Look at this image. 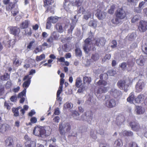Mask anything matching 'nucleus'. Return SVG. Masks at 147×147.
Here are the masks:
<instances>
[{
	"mask_svg": "<svg viewBox=\"0 0 147 147\" xmlns=\"http://www.w3.org/2000/svg\"><path fill=\"white\" fill-rule=\"evenodd\" d=\"M33 134L36 136L43 138L48 136L51 133L49 131L47 134L46 131L43 127L36 125L33 130Z\"/></svg>",
	"mask_w": 147,
	"mask_h": 147,
	"instance_id": "1",
	"label": "nucleus"
},
{
	"mask_svg": "<svg viewBox=\"0 0 147 147\" xmlns=\"http://www.w3.org/2000/svg\"><path fill=\"white\" fill-rule=\"evenodd\" d=\"M116 17L119 18L120 19L122 20L125 18L127 16V12L122 7L118 8L115 12Z\"/></svg>",
	"mask_w": 147,
	"mask_h": 147,
	"instance_id": "2",
	"label": "nucleus"
},
{
	"mask_svg": "<svg viewBox=\"0 0 147 147\" xmlns=\"http://www.w3.org/2000/svg\"><path fill=\"white\" fill-rule=\"evenodd\" d=\"M8 29L11 34L15 36L19 37L20 32V28L17 26H10L8 27Z\"/></svg>",
	"mask_w": 147,
	"mask_h": 147,
	"instance_id": "3",
	"label": "nucleus"
},
{
	"mask_svg": "<svg viewBox=\"0 0 147 147\" xmlns=\"http://www.w3.org/2000/svg\"><path fill=\"white\" fill-rule=\"evenodd\" d=\"M32 78V76H29V75H26L23 78V80L26 81L24 82L22 84L23 87H24V88L22 92H23L24 94L25 92H26V89L30 85L31 81V79Z\"/></svg>",
	"mask_w": 147,
	"mask_h": 147,
	"instance_id": "4",
	"label": "nucleus"
},
{
	"mask_svg": "<svg viewBox=\"0 0 147 147\" xmlns=\"http://www.w3.org/2000/svg\"><path fill=\"white\" fill-rule=\"evenodd\" d=\"M91 39L87 38L84 40V44L83 46V49L85 52L88 53L91 50L93 44L91 42Z\"/></svg>",
	"mask_w": 147,
	"mask_h": 147,
	"instance_id": "5",
	"label": "nucleus"
},
{
	"mask_svg": "<svg viewBox=\"0 0 147 147\" xmlns=\"http://www.w3.org/2000/svg\"><path fill=\"white\" fill-rule=\"evenodd\" d=\"M65 129L66 132L69 131L71 129V126L68 123H66L63 126L62 124H60L59 126V131L60 134L62 135L65 134L66 132L65 131L64 129Z\"/></svg>",
	"mask_w": 147,
	"mask_h": 147,
	"instance_id": "6",
	"label": "nucleus"
},
{
	"mask_svg": "<svg viewBox=\"0 0 147 147\" xmlns=\"http://www.w3.org/2000/svg\"><path fill=\"white\" fill-rule=\"evenodd\" d=\"M117 85L120 89L123 90L125 92L127 91L129 85L126 84V82L125 80H121L118 81Z\"/></svg>",
	"mask_w": 147,
	"mask_h": 147,
	"instance_id": "7",
	"label": "nucleus"
},
{
	"mask_svg": "<svg viewBox=\"0 0 147 147\" xmlns=\"http://www.w3.org/2000/svg\"><path fill=\"white\" fill-rule=\"evenodd\" d=\"M105 105L108 108H113L116 106V101L114 99H109L106 101Z\"/></svg>",
	"mask_w": 147,
	"mask_h": 147,
	"instance_id": "8",
	"label": "nucleus"
},
{
	"mask_svg": "<svg viewBox=\"0 0 147 147\" xmlns=\"http://www.w3.org/2000/svg\"><path fill=\"white\" fill-rule=\"evenodd\" d=\"M108 91V87H105L104 86H100L96 90L95 92V94L96 96L98 97L100 94L103 93H105L107 92Z\"/></svg>",
	"mask_w": 147,
	"mask_h": 147,
	"instance_id": "9",
	"label": "nucleus"
},
{
	"mask_svg": "<svg viewBox=\"0 0 147 147\" xmlns=\"http://www.w3.org/2000/svg\"><path fill=\"white\" fill-rule=\"evenodd\" d=\"M138 29L141 32H145L147 30V22L141 21L138 26Z\"/></svg>",
	"mask_w": 147,
	"mask_h": 147,
	"instance_id": "10",
	"label": "nucleus"
},
{
	"mask_svg": "<svg viewBox=\"0 0 147 147\" xmlns=\"http://www.w3.org/2000/svg\"><path fill=\"white\" fill-rule=\"evenodd\" d=\"M129 125L132 129L134 131H138L140 129L139 124L136 121L131 122Z\"/></svg>",
	"mask_w": 147,
	"mask_h": 147,
	"instance_id": "11",
	"label": "nucleus"
},
{
	"mask_svg": "<svg viewBox=\"0 0 147 147\" xmlns=\"http://www.w3.org/2000/svg\"><path fill=\"white\" fill-rule=\"evenodd\" d=\"M106 40L103 37L97 39L95 41V45L98 47L100 46H104L105 44Z\"/></svg>",
	"mask_w": 147,
	"mask_h": 147,
	"instance_id": "12",
	"label": "nucleus"
},
{
	"mask_svg": "<svg viewBox=\"0 0 147 147\" xmlns=\"http://www.w3.org/2000/svg\"><path fill=\"white\" fill-rule=\"evenodd\" d=\"M106 13L104 11L98 10L96 16L99 20H100L105 18L106 16Z\"/></svg>",
	"mask_w": 147,
	"mask_h": 147,
	"instance_id": "13",
	"label": "nucleus"
},
{
	"mask_svg": "<svg viewBox=\"0 0 147 147\" xmlns=\"http://www.w3.org/2000/svg\"><path fill=\"white\" fill-rule=\"evenodd\" d=\"M144 83L140 80L138 81L136 86V88L137 92H140L142 91L143 87L144 86Z\"/></svg>",
	"mask_w": 147,
	"mask_h": 147,
	"instance_id": "14",
	"label": "nucleus"
},
{
	"mask_svg": "<svg viewBox=\"0 0 147 147\" xmlns=\"http://www.w3.org/2000/svg\"><path fill=\"white\" fill-rule=\"evenodd\" d=\"M9 126L6 124H2L0 125V132L4 133L9 129Z\"/></svg>",
	"mask_w": 147,
	"mask_h": 147,
	"instance_id": "15",
	"label": "nucleus"
},
{
	"mask_svg": "<svg viewBox=\"0 0 147 147\" xmlns=\"http://www.w3.org/2000/svg\"><path fill=\"white\" fill-rule=\"evenodd\" d=\"M26 92H25V93L24 94L23 92L22 91L18 94V98H20V103L22 104L24 102L25 100V98L24 97H24L26 96Z\"/></svg>",
	"mask_w": 147,
	"mask_h": 147,
	"instance_id": "16",
	"label": "nucleus"
},
{
	"mask_svg": "<svg viewBox=\"0 0 147 147\" xmlns=\"http://www.w3.org/2000/svg\"><path fill=\"white\" fill-rule=\"evenodd\" d=\"M43 1L45 7L51 5L54 3V0H43Z\"/></svg>",
	"mask_w": 147,
	"mask_h": 147,
	"instance_id": "17",
	"label": "nucleus"
},
{
	"mask_svg": "<svg viewBox=\"0 0 147 147\" xmlns=\"http://www.w3.org/2000/svg\"><path fill=\"white\" fill-rule=\"evenodd\" d=\"M29 21L26 20L22 22L20 25V28L22 29H24L27 28L29 25Z\"/></svg>",
	"mask_w": 147,
	"mask_h": 147,
	"instance_id": "18",
	"label": "nucleus"
},
{
	"mask_svg": "<svg viewBox=\"0 0 147 147\" xmlns=\"http://www.w3.org/2000/svg\"><path fill=\"white\" fill-rule=\"evenodd\" d=\"M5 142L6 145L8 146H12L13 144V140L11 137H8L5 140Z\"/></svg>",
	"mask_w": 147,
	"mask_h": 147,
	"instance_id": "19",
	"label": "nucleus"
},
{
	"mask_svg": "<svg viewBox=\"0 0 147 147\" xmlns=\"http://www.w3.org/2000/svg\"><path fill=\"white\" fill-rule=\"evenodd\" d=\"M16 5L15 3L10 2L6 6V10L7 11H10L15 7Z\"/></svg>",
	"mask_w": 147,
	"mask_h": 147,
	"instance_id": "20",
	"label": "nucleus"
},
{
	"mask_svg": "<svg viewBox=\"0 0 147 147\" xmlns=\"http://www.w3.org/2000/svg\"><path fill=\"white\" fill-rule=\"evenodd\" d=\"M10 77V74L7 73H5L3 75L0 76V78L3 81L7 80L9 79Z\"/></svg>",
	"mask_w": 147,
	"mask_h": 147,
	"instance_id": "21",
	"label": "nucleus"
},
{
	"mask_svg": "<svg viewBox=\"0 0 147 147\" xmlns=\"http://www.w3.org/2000/svg\"><path fill=\"white\" fill-rule=\"evenodd\" d=\"M26 147H35L36 144L33 141L26 142H25Z\"/></svg>",
	"mask_w": 147,
	"mask_h": 147,
	"instance_id": "22",
	"label": "nucleus"
},
{
	"mask_svg": "<svg viewBox=\"0 0 147 147\" xmlns=\"http://www.w3.org/2000/svg\"><path fill=\"white\" fill-rule=\"evenodd\" d=\"M56 28L58 31L59 33H62L63 31V30L61 24L57 23L56 25Z\"/></svg>",
	"mask_w": 147,
	"mask_h": 147,
	"instance_id": "23",
	"label": "nucleus"
},
{
	"mask_svg": "<svg viewBox=\"0 0 147 147\" xmlns=\"http://www.w3.org/2000/svg\"><path fill=\"white\" fill-rule=\"evenodd\" d=\"M144 96L143 94H140L135 99V101L137 103H140L143 101L144 98Z\"/></svg>",
	"mask_w": 147,
	"mask_h": 147,
	"instance_id": "24",
	"label": "nucleus"
},
{
	"mask_svg": "<svg viewBox=\"0 0 147 147\" xmlns=\"http://www.w3.org/2000/svg\"><path fill=\"white\" fill-rule=\"evenodd\" d=\"M19 108H18L13 107L12 109V111L13 114V116L15 117H17L19 116V113L18 111Z\"/></svg>",
	"mask_w": 147,
	"mask_h": 147,
	"instance_id": "25",
	"label": "nucleus"
},
{
	"mask_svg": "<svg viewBox=\"0 0 147 147\" xmlns=\"http://www.w3.org/2000/svg\"><path fill=\"white\" fill-rule=\"evenodd\" d=\"M16 42L15 40L13 39L7 41V45H6L5 46L8 48L10 47L11 46H13L15 45Z\"/></svg>",
	"mask_w": 147,
	"mask_h": 147,
	"instance_id": "26",
	"label": "nucleus"
},
{
	"mask_svg": "<svg viewBox=\"0 0 147 147\" xmlns=\"http://www.w3.org/2000/svg\"><path fill=\"white\" fill-rule=\"evenodd\" d=\"M135 99L134 96L132 93H131L129 94V97L127 98V102L130 103H132Z\"/></svg>",
	"mask_w": 147,
	"mask_h": 147,
	"instance_id": "27",
	"label": "nucleus"
},
{
	"mask_svg": "<svg viewBox=\"0 0 147 147\" xmlns=\"http://www.w3.org/2000/svg\"><path fill=\"white\" fill-rule=\"evenodd\" d=\"M136 109V112L138 114H142L144 112V109H143L142 107L140 106H137Z\"/></svg>",
	"mask_w": 147,
	"mask_h": 147,
	"instance_id": "28",
	"label": "nucleus"
},
{
	"mask_svg": "<svg viewBox=\"0 0 147 147\" xmlns=\"http://www.w3.org/2000/svg\"><path fill=\"white\" fill-rule=\"evenodd\" d=\"M100 57L98 53L92 54L91 56V59L94 61H96L99 59Z\"/></svg>",
	"mask_w": 147,
	"mask_h": 147,
	"instance_id": "29",
	"label": "nucleus"
},
{
	"mask_svg": "<svg viewBox=\"0 0 147 147\" xmlns=\"http://www.w3.org/2000/svg\"><path fill=\"white\" fill-rule=\"evenodd\" d=\"M145 61L144 59L143 58L141 59L140 57L139 59H137L136 60V63L138 65L141 66H143L144 65V63Z\"/></svg>",
	"mask_w": 147,
	"mask_h": 147,
	"instance_id": "30",
	"label": "nucleus"
},
{
	"mask_svg": "<svg viewBox=\"0 0 147 147\" xmlns=\"http://www.w3.org/2000/svg\"><path fill=\"white\" fill-rule=\"evenodd\" d=\"M82 81L80 78H77L76 80L75 83V85L78 88L80 87L82 85Z\"/></svg>",
	"mask_w": 147,
	"mask_h": 147,
	"instance_id": "31",
	"label": "nucleus"
},
{
	"mask_svg": "<svg viewBox=\"0 0 147 147\" xmlns=\"http://www.w3.org/2000/svg\"><path fill=\"white\" fill-rule=\"evenodd\" d=\"M48 18L51 19L50 21L51 23L53 24H55L58 21L59 18L57 16H50Z\"/></svg>",
	"mask_w": 147,
	"mask_h": 147,
	"instance_id": "32",
	"label": "nucleus"
},
{
	"mask_svg": "<svg viewBox=\"0 0 147 147\" xmlns=\"http://www.w3.org/2000/svg\"><path fill=\"white\" fill-rule=\"evenodd\" d=\"M91 13L90 10H88L84 16V18L86 20H88L91 16Z\"/></svg>",
	"mask_w": 147,
	"mask_h": 147,
	"instance_id": "33",
	"label": "nucleus"
},
{
	"mask_svg": "<svg viewBox=\"0 0 147 147\" xmlns=\"http://www.w3.org/2000/svg\"><path fill=\"white\" fill-rule=\"evenodd\" d=\"M50 19H51L48 18L47 20V22L46 24V28L47 29H50L51 27L52 23L50 21Z\"/></svg>",
	"mask_w": 147,
	"mask_h": 147,
	"instance_id": "34",
	"label": "nucleus"
},
{
	"mask_svg": "<svg viewBox=\"0 0 147 147\" xmlns=\"http://www.w3.org/2000/svg\"><path fill=\"white\" fill-rule=\"evenodd\" d=\"M88 25L90 26L96 28L97 26V22L94 20H92L89 21Z\"/></svg>",
	"mask_w": 147,
	"mask_h": 147,
	"instance_id": "35",
	"label": "nucleus"
},
{
	"mask_svg": "<svg viewBox=\"0 0 147 147\" xmlns=\"http://www.w3.org/2000/svg\"><path fill=\"white\" fill-rule=\"evenodd\" d=\"M47 9L45 11V13H47L49 12H50L52 14H54L55 12L54 9H53L51 5L46 7Z\"/></svg>",
	"mask_w": 147,
	"mask_h": 147,
	"instance_id": "36",
	"label": "nucleus"
},
{
	"mask_svg": "<svg viewBox=\"0 0 147 147\" xmlns=\"http://www.w3.org/2000/svg\"><path fill=\"white\" fill-rule=\"evenodd\" d=\"M63 88V87L59 86L58 90L57 92L56 95L57 98V99L58 100H59L61 98V97H59V96L61 93L62 92Z\"/></svg>",
	"mask_w": 147,
	"mask_h": 147,
	"instance_id": "37",
	"label": "nucleus"
},
{
	"mask_svg": "<svg viewBox=\"0 0 147 147\" xmlns=\"http://www.w3.org/2000/svg\"><path fill=\"white\" fill-rule=\"evenodd\" d=\"M51 36H52V38H54V40H57L59 37V35L58 33L54 31L51 33Z\"/></svg>",
	"mask_w": 147,
	"mask_h": 147,
	"instance_id": "38",
	"label": "nucleus"
},
{
	"mask_svg": "<svg viewBox=\"0 0 147 147\" xmlns=\"http://www.w3.org/2000/svg\"><path fill=\"white\" fill-rule=\"evenodd\" d=\"M126 63L128 68H132L134 65V62H133L132 59H129L127 61Z\"/></svg>",
	"mask_w": 147,
	"mask_h": 147,
	"instance_id": "39",
	"label": "nucleus"
},
{
	"mask_svg": "<svg viewBox=\"0 0 147 147\" xmlns=\"http://www.w3.org/2000/svg\"><path fill=\"white\" fill-rule=\"evenodd\" d=\"M84 83L89 84L91 81V78L90 77L85 76L83 77Z\"/></svg>",
	"mask_w": 147,
	"mask_h": 147,
	"instance_id": "40",
	"label": "nucleus"
},
{
	"mask_svg": "<svg viewBox=\"0 0 147 147\" xmlns=\"http://www.w3.org/2000/svg\"><path fill=\"white\" fill-rule=\"evenodd\" d=\"M79 114L78 113V111H74L72 113V116L74 118L77 120H80L81 119L79 117H77L79 116Z\"/></svg>",
	"mask_w": 147,
	"mask_h": 147,
	"instance_id": "41",
	"label": "nucleus"
},
{
	"mask_svg": "<svg viewBox=\"0 0 147 147\" xmlns=\"http://www.w3.org/2000/svg\"><path fill=\"white\" fill-rule=\"evenodd\" d=\"M72 4L73 6L79 7L81 5V3L80 0H74L72 2Z\"/></svg>",
	"mask_w": 147,
	"mask_h": 147,
	"instance_id": "42",
	"label": "nucleus"
},
{
	"mask_svg": "<svg viewBox=\"0 0 147 147\" xmlns=\"http://www.w3.org/2000/svg\"><path fill=\"white\" fill-rule=\"evenodd\" d=\"M10 104L11 103L9 101H5L4 102V107L8 110H9L11 109V107L10 105Z\"/></svg>",
	"mask_w": 147,
	"mask_h": 147,
	"instance_id": "43",
	"label": "nucleus"
},
{
	"mask_svg": "<svg viewBox=\"0 0 147 147\" xmlns=\"http://www.w3.org/2000/svg\"><path fill=\"white\" fill-rule=\"evenodd\" d=\"M122 134L124 136H131L133 135V133L132 132L126 131H123Z\"/></svg>",
	"mask_w": 147,
	"mask_h": 147,
	"instance_id": "44",
	"label": "nucleus"
},
{
	"mask_svg": "<svg viewBox=\"0 0 147 147\" xmlns=\"http://www.w3.org/2000/svg\"><path fill=\"white\" fill-rule=\"evenodd\" d=\"M45 55L44 54H42L40 55L37 56H36V61H39L45 59Z\"/></svg>",
	"mask_w": 147,
	"mask_h": 147,
	"instance_id": "45",
	"label": "nucleus"
},
{
	"mask_svg": "<svg viewBox=\"0 0 147 147\" xmlns=\"http://www.w3.org/2000/svg\"><path fill=\"white\" fill-rule=\"evenodd\" d=\"M11 13L13 16H16L19 13V9L16 8L11 10Z\"/></svg>",
	"mask_w": 147,
	"mask_h": 147,
	"instance_id": "46",
	"label": "nucleus"
},
{
	"mask_svg": "<svg viewBox=\"0 0 147 147\" xmlns=\"http://www.w3.org/2000/svg\"><path fill=\"white\" fill-rule=\"evenodd\" d=\"M75 52L76 53V56L81 57L82 55V52L79 48H76L75 49Z\"/></svg>",
	"mask_w": 147,
	"mask_h": 147,
	"instance_id": "47",
	"label": "nucleus"
},
{
	"mask_svg": "<svg viewBox=\"0 0 147 147\" xmlns=\"http://www.w3.org/2000/svg\"><path fill=\"white\" fill-rule=\"evenodd\" d=\"M115 8V6L114 5H111L110 9L108 11V13L111 14H112L114 12V10Z\"/></svg>",
	"mask_w": 147,
	"mask_h": 147,
	"instance_id": "48",
	"label": "nucleus"
},
{
	"mask_svg": "<svg viewBox=\"0 0 147 147\" xmlns=\"http://www.w3.org/2000/svg\"><path fill=\"white\" fill-rule=\"evenodd\" d=\"M140 18V16L139 15H136L133 17L132 18L131 22L132 23H134L138 21Z\"/></svg>",
	"mask_w": 147,
	"mask_h": 147,
	"instance_id": "49",
	"label": "nucleus"
},
{
	"mask_svg": "<svg viewBox=\"0 0 147 147\" xmlns=\"http://www.w3.org/2000/svg\"><path fill=\"white\" fill-rule=\"evenodd\" d=\"M97 84L98 86L103 85L104 86L107 85V82L104 80H100L97 82Z\"/></svg>",
	"mask_w": 147,
	"mask_h": 147,
	"instance_id": "50",
	"label": "nucleus"
},
{
	"mask_svg": "<svg viewBox=\"0 0 147 147\" xmlns=\"http://www.w3.org/2000/svg\"><path fill=\"white\" fill-rule=\"evenodd\" d=\"M127 64L125 62H123L119 65V67L123 70H125L127 68Z\"/></svg>",
	"mask_w": 147,
	"mask_h": 147,
	"instance_id": "51",
	"label": "nucleus"
},
{
	"mask_svg": "<svg viewBox=\"0 0 147 147\" xmlns=\"http://www.w3.org/2000/svg\"><path fill=\"white\" fill-rule=\"evenodd\" d=\"M120 20L119 18L116 17L115 19H113L112 20L111 22L114 24H118L119 23V20Z\"/></svg>",
	"mask_w": 147,
	"mask_h": 147,
	"instance_id": "52",
	"label": "nucleus"
},
{
	"mask_svg": "<svg viewBox=\"0 0 147 147\" xmlns=\"http://www.w3.org/2000/svg\"><path fill=\"white\" fill-rule=\"evenodd\" d=\"M116 72L115 71L113 70H109L107 72L106 74L107 76L109 75L110 76H114L116 74Z\"/></svg>",
	"mask_w": 147,
	"mask_h": 147,
	"instance_id": "53",
	"label": "nucleus"
},
{
	"mask_svg": "<svg viewBox=\"0 0 147 147\" xmlns=\"http://www.w3.org/2000/svg\"><path fill=\"white\" fill-rule=\"evenodd\" d=\"M115 144L118 146H122L123 145L122 141L120 139H118L116 140L115 142Z\"/></svg>",
	"mask_w": 147,
	"mask_h": 147,
	"instance_id": "54",
	"label": "nucleus"
},
{
	"mask_svg": "<svg viewBox=\"0 0 147 147\" xmlns=\"http://www.w3.org/2000/svg\"><path fill=\"white\" fill-rule=\"evenodd\" d=\"M12 83L11 80L8 81L5 85V87L6 89L10 88L11 86Z\"/></svg>",
	"mask_w": 147,
	"mask_h": 147,
	"instance_id": "55",
	"label": "nucleus"
},
{
	"mask_svg": "<svg viewBox=\"0 0 147 147\" xmlns=\"http://www.w3.org/2000/svg\"><path fill=\"white\" fill-rule=\"evenodd\" d=\"M75 25L74 24H71L70 25V28L68 30V33L69 34H72V31L74 29Z\"/></svg>",
	"mask_w": 147,
	"mask_h": 147,
	"instance_id": "56",
	"label": "nucleus"
},
{
	"mask_svg": "<svg viewBox=\"0 0 147 147\" xmlns=\"http://www.w3.org/2000/svg\"><path fill=\"white\" fill-rule=\"evenodd\" d=\"M123 121V119L121 117L118 116L117 117L116 119V121L117 123L119 122V124H120L122 123Z\"/></svg>",
	"mask_w": 147,
	"mask_h": 147,
	"instance_id": "57",
	"label": "nucleus"
},
{
	"mask_svg": "<svg viewBox=\"0 0 147 147\" xmlns=\"http://www.w3.org/2000/svg\"><path fill=\"white\" fill-rule=\"evenodd\" d=\"M111 44H112L111 45V47L112 49L115 48L117 47V42L115 40H113L111 42Z\"/></svg>",
	"mask_w": 147,
	"mask_h": 147,
	"instance_id": "58",
	"label": "nucleus"
},
{
	"mask_svg": "<svg viewBox=\"0 0 147 147\" xmlns=\"http://www.w3.org/2000/svg\"><path fill=\"white\" fill-rule=\"evenodd\" d=\"M67 2H65V1L64 3V7L65 9L67 11H69L70 7V5L68 4L67 5Z\"/></svg>",
	"mask_w": 147,
	"mask_h": 147,
	"instance_id": "59",
	"label": "nucleus"
},
{
	"mask_svg": "<svg viewBox=\"0 0 147 147\" xmlns=\"http://www.w3.org/2000/svg\"><path fill=\"white\" fill-rule=\"evenodd\" d=\"M5 88L4 86L2 85H0V96H2L4 94Z\"/></svg>",
	"mask_w": 147,
	"mask_h": 147,
	"instance_id": "60",
	"label": "nucleus"
},
{
	"mask_svg": "<svg viewBox=\"0 0 147 147\" xmlns=\"http://www.w3.org/2000/svg\"><path fill=\"white\" fill-rule=\"evenodd\" d=\"M25 34L27 36H31L32 34V31L31 29L30 28H29V31L28 30L25 31Z\"/></svg>",
	"mask_w": 147,
	"mask_h": 147,
	"instance_id": "61",
	"label": "nucleus"
},
{
	"mask_svg": "<svg viewBox=\"0 0 147 147\" xmlns=\"http://www.w3.org/2000/svg\"><path fill=\"white\" fill-rule=\"evenodd\" d=\"M54 38H52V36H50L47 40V42L49 44H51L53 42Z\"/></svg>",
	"mask_w": 147,
	"mask_h": 147,
	"instance_id": "62",
	"label": "nucleus"
},
{
	"mask_svg": "<svg viewBox=\"0 0 147 147\" xmlns=\"http://www.w3.org/2000/svg\"><path fill=\"white\" fill-rule=\"evenodd\" d=\"M142 50L143 52L147 54V45L146 44L144 45L142 47Z\"/></svg>",
	"mask_w": 147,
	"mask_h": 147,
	"instance_id": "63",
	"label": "nucleus"
},
{
	"mask_svg": "<svg viewBox=\"0 0 147 147\" xmlns=\"http://www.w3.org/2000/svg\"><path fill=\"white\" fill-rule=\"evenodd\" d=\"M129 147H139L137 144L134 142H131L129 144Z\"/></svg>",
	"mask_w": 147,
	"mask_h": 147,
	"instance_id": "64",
	"label": "nucleus"
}]
</instances>
